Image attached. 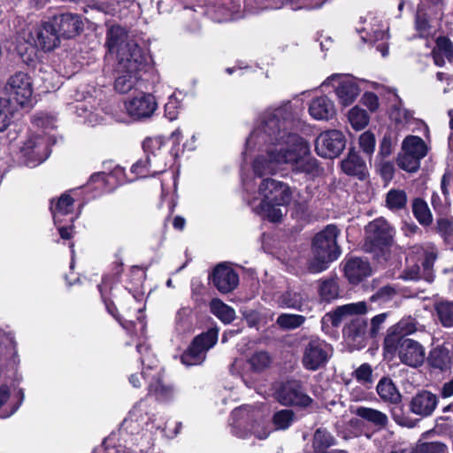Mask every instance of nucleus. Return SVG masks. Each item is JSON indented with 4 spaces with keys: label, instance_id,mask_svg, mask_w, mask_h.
Instances as JSON below:
<instances>
[{
    "label": "nucleus",
    "instance_id": "1",
    "mask_svg": "<svg viewBox=\"0 0 453 453\" xmlns=\"http://www.w3.org/2000/svg\"><path fill=\"white\" fill-rule=\"evenodd\" d=\"M299 123L297 107L289 101L260 114L246 141V152H260L252 164L257 177L277 174L285 166L308 179L322 173L318 160L311 156L309 143L295 132Z\"/></svg>",
    "mask_w": 453,
    "mask_h": 453
},
{
    "label": "nucleus",
    "instance_id": "2",
    "mask_svg": "<svg viewBox=\"0 0 453 453\" xmlns=\"http://www.w3.org/2000/svg\"><path fill=\"white\" fill-rule=\"evenodd\" d=\"M258 196L249 200L252 211L272 222H278L283 217L280 207L290 203L293 189L285 182L265 178L258 185Z\"/></svg>",
    "mask_w": 453,
    "mask_h": 453
},
{
    "label": "nucleus",
    "instance_id": "3",
    "mask_svg": "<svg viewBox=\"0 0 453 453\" xmlns=\"http://www.w3.org/2000/svg\"><path fill=\"white\" fill-rule=\"evenodd\" d=\"M232 434L246 439L254 435L258 440L266 439L271 434V427L265 419V413L259 407L243 405L234 409L231 414Z\"/></svg>",
    "mask_w": 453,
    "mask_h": 453
},
{
    "label": "nucleus",
    "instance_id": "4",
    "mask_svg": "<svg viewBox=\"0 0 453 453\" xmlns=\"http://www.w3.org/2000/svg\"><path fill=\"white\" fill-rule=\"evenodd\" d=\"M339 230L334 225H328L318 233L312 242L313 258L310 261L308 269L311 273L325 271L330 263L336 260L341 254L336 239Z\"/></svg>",
    "mask_w": 453,
    "mask_h": 453
},
{
    "label": "nucleus",
    "instance_id": "5",
    "mask_svg": "<svg viewBox=\"0 0 453 453\" xmlns=\"http://www.w3.org/2000/svg\"><path fill=\"white\" fill-rule=\"evenodd\" d=\"M105 46L110 53L116 54L117 60L127 63V59L134 58L139 64L141 57H145L142 49L128 35L126 27L118 24L108 26Z\"/></svg>",
    "mask_w": 453,
    "mask_h": 453
},
{
    "label": "nucleus",
    "instance_id": "6",
    "mask_svg": "<svg viewBox=\"0 0 453 453\" xmlns=\"http://www.w3.org/2000/svg\"><path fill=\"white\" fill-rule=\"evenodd\" d=\"M365 303L358 302L337 307L333 312L327 313L326 319L333 326H338L343 320L355 315L356 317L351 319L348 326L344 328L343 333L348 338L357 341L363 338L366 333L367 324L362 317L358 316L365 313Z\"/></svg>",
    "mask_w": 453,
    "mask_h": 453
},
{
    "label": "nucleus",
    "instance_id": "7",
    "mask_svg": "<svg viewBox=\"0 0 453 453\" xmlns=\"http://www.w3.org/2000/svg\"><path fill=\"white\" fill-rule=\"evenodd\" d=\"M437 257L434 248L416 247L406 257V268L400 276L405 280L424 279L427 282L434 280L433 265Z\"/></svg>",
    "mask_w": 453,
    "mask_h": 453
},
{
    "label": "nucleus",
    "instance_id": "8",
    "mask_svg": "<svg viewBox=\"0 0 453 453\" xmlns=\"http://www.w3.org/2000/svg\"><path fill=\"white\" fill-rule=\"evenodd\" d=\"M333 348L326 341L311 338L303 344L301 363L307 371L324 368L333 356Z\"/></svg>",
    "mask_w": 453,
    "mask_h": 453
},
{
    "label": "nucleus",
    "instance_id": "9",
    "mask_svg": "<svg viewBox=\"0 0 453 453\" xmlns=\"http://www.w3.org/2000/svg\"><path fill=\"white\" fill-rule=\"evenodd\" d=\"M218 336L219 330L216 328H211L206 333L196 336L182 354V364L188 366L202 364L205 359L206 352L216 344Z\"/></svg>",
    "mask_w": 453,
    "mask_h": 453
},
{
    "label": "nucleus",
    "instance_id": "10",
    "mask_svg": "<svg viewBox=\"0 0 453 453\" xmlns=\"http://www.w3.org/2000/svg\"><path fill=\"white\" fill-rule=\"evenodd\" d=\"M147 62V56L141 57L139 64L134 62V58L127 59V63L123 64L121 61H118L115 89L125 94L134 88L141 78L140 73L144 69Z\"/></svg>",
    "mask_w": 453,
    "mask_h": 453
},
{
    "label": "nucleus",
    "instance_id": "11",
    "mask_svg": "<svg viewBox=\"0 0 453 453\" xmlns=\"http://www.w3.org/2000/svg\"><path fill=\"white\" fill-rule=\"evenodd\" d=\"M365 247L370 251L382 250L393 240V229L383 219L370 222L366 228Z\"/></svg>",
    "mask_w": 453,
    "mask_h": 453
},
{
    "label": "nucleus",
    "instance_id": "12",
    "mask_svg": "<svg viewBox=\"0 0 453 453\" xmlns=\"http://www.w3.org/2000/svg\"><path fill=\"white\" fill-rule=\"evenodd\" d=\"M346 139L344 134L335 129L321 133L316 139L315 150L322 157L334 158L344 150Z\"/></svg>",
    "mask_w": 453,
    "mask_h": 453
},
{
    "label": "nucleus",
    "instance_id": "13",
    "mask_svg": "<svg viewBox=\"0 0 453 453\" xmlns=\"http://www.w3.org/2000/svg\"><path fill=\"white\" fill-rule=\"evenodd\" d=\"M385 349L388 352H397L400 361L411 367H418L425 361V348L413 339H402L396 346Z\"/></svg>",
    "mask_w": 453,
    "mask_h": 453
},
{
    "label": "nucleus",
    "instance_id": "14",
    "mask_svg": "<svg viewBox=\"0 0 453 453\" xmlns=\"http://www.w3.org/2000/svg\"><path fill=\"white\" fill-rule=\"evenodd\" d=\"M164 144L162 137L146 138L142 143L151 176L162 173L166 170L168 156L163 150Z\"/></svg>",
    "mask_w": 453,
    "mask_h": 453
},
{
    "label": "nucleus",
    "instance_id": "15",
    "mask_svg": "<svg viewBox=\"0 0 453 453\" xmlns=\"http://www.w3.org/2000/svg\"><path fill=\"white\" fill-rule=\"evenodd\" d=\"M124 104L128 116L135 120L150 118L157 108L154 96L144 92L127 98Z\"/></svg>",
    "mask_w": 453,
    "mask_h": 453
},
{
    "label": "nucleus",
    "instance_id": "16",
    "mask_svg": "<svg viewBox=\"0 0 453 453\" xmlns=\"http://www.w3.org/2000/svg\"><path fill=\"white\" fill-rule=\"evenodd\" d=\"M326 83H332L339 103L342 106L352 104L360 93V89L352 76L333 74L327 78Z\"/></svg>",
    "mask_w": 453,
    "mask_h": 453
},
{
    "label": "nucleus",
    "instance_id": "17",
    "mask_svg": "<svg viewBox=\"0 0 453 453\" xmlns=\"http://www.w3.org/2000/svg\"><path fill=\"white\" fill-rule=\"evenodd\" d=\"M276 398L282 405H297L306 407L312 402L305 393L301 383L297 380H289L282 384L276 392Z\"/></svg>",
    "mask_w": 453,
    "mask_h": 453
},
{
    "label": "nucleus",
    "instance_id": "18",
    "mask_svg": "<svg viewBox=\"0 0 453 453\" xmlns=\"http://www.w3.org/2000/svg\"><path fill=\"white\" fill-rule=\"evenodd\" d=\"M148 379V395H152L157 402L169 403L175 397L174 388L163 380L162 369L155 366L153 374L145 372Z\"/></svg>",
    "mask_w": 453,
    "mask_h": 453
},
{
    "label": "nucleus",
    "instance_id": "19",
    "mask_svg": "<svg viewBox=\"0 0 453 453\" xmlns=\"http://www.w3.org/2000/svg\"><path fill=\"white\" fill-rule=\"evenodd\" d=\"M213 285L222 294L232 292L239 284L237 273L226 264L218 265L212 273Z\"/></svg>",
    "mask_w": 453,
    "mask_h": 453
},
{
    "label": "nucleus",
    "instance_id": "20",
    "mask_svg": "<svg viewBox=\"0 0 453 453\" xmlns=\"http://www.w3.org/2000/svg\"><path fill=\"white\" fill-rule=\"evenodd\" d=\"M438 402L439 398L435 394L428 390H421L412 396L409 407L413 414L426 418L434 413Z\"/></svg>",
    "mask_w": 453,
    "mask_h": 453
},
{
    "label": "nucleus",
    "instance_id": "21",
    "mask_svg": "<svg viewBox=\"0 0 453 453\" xmlns=\"http://www.w3.org/2000/svg\"><path fill=\"white\" fill-rule=\"evenodd\" d=\"M418 330V323L415 319L407 317L402 319L397 324L391 326L384 340L385 348H392L397 345L402 339H408L406 336Z\"/></svg>",
    "mask_w": 453,
    "mask_h": 453
},
{
    "label": "nucleus",
    "instance_id": "22",
    "mask_svg": "<svg viewBox=\"0 0 453 453\" xmlns=\"http://www.w3.org/2000/svg\"><path fill=\"white\" fill-rule=\"evenodd\" d=\"M6 89L12 100L21 107L28 104V74L24 72H17L10 77Z\"/></svg>",
    "mask_w": 453,
    "mask_h": 453
},
{
    "label": "nucleus",
    "instance_id": "23",
    "mask_svg": "<svg viewBox=\"0 0 453 453\" xmlns=\"http://www.w3.org/2000/svg\"><path fill=\"white\" fill-rule=\"evenodd\" d=\"M52 23L57 27L59 37H73L80 34L83 28L81 17L73 13H63L59 16H55Z\"/></svg>",
    "mask_w": 453,
    "mask_h": 453
},
{
    "label": "nucleus",
    "instance_id": "24",
    "mask_svg": "<svg viewBox=\"0 0 453 453\" xmlns=\"http://www.w3.org/2000/svg\"><path fill=\"white\" fill-rule=\"evenodd\" d=\"M73 203L74 200L67 193L62 194L55 204L51 202L50 210L55 225L74 221L78 214L73 213Z\"/></svg>",
    "mask_w": 453,
    "mask_h": 453
},
{
    "label": "nucleus",
    "instance_id": "25",
    "mask_svg": "<svg viewBox=\"0 0 453 453\" xmlns=\"http://www.w3.org/2000/svg\"><path fill=\"white\" fill-rule=\"evenodd\" d=\"M308 111L310 116L316 120H329L335 116L336 108L331 98L322 95L311 100Z\"/></svg>",
    "mask_w": 453,
    "mask_h": 453
},
{
    "label": "nucleus",
    "instance_id": "26",
    "mask_svg": "<svg viewBox=\"0 0 453 453\" xmlns=\"http://www.w3.org/2000/svg\"><path fill=\"white\" fill-rule=\"evenodd\" d=\"M372 269L366 259L350 257L344 265V274L352 284H357L371 275Z\"/></svg>",
    "mask_w": 453,
    "mask_h": 453
},
{
    "label": "nucleus",
    "instance_id": "27",
    "mask_svg": "<svg viewBox=\"0 0 453 453\" xmlns=\"http://www.w3.org/2000/svg\"><path fill=\"white\" fill-rule=\"evenodd\" d=\"M361 39L367 42H374L388 38V27L383 25L376 18L367 17L364 20V26L357 27Z\"/></svg>",
    "mask_w": 453,
    "mask_h": 453
},
{
    "label": "nucleus",
    "instance_id": "28",
    "mask_svg": "<svg viewBox=\"0 0 453 453\" xmlns=\"http://www.w3.org/2000/svg\"><path fill=\"white\" fill-rule=\"evenodd\" d=\"M342 170L349 176H355L358 180H365L368 170L365 161L358 152L350 150L346 158L342 161Z\"/></svg>",
    "mask_w": 453,
    "mask_h": 453
},
{
    "label": "nucleus",
    "instance_id": "29",
    "mask_svg": "<svg viewBox=\"0 0 453 453\" xmlns=\"http://www.w3.org/2000/svg\"><path fill=\"white\" fill-rule=\"evenodd\" d=\"M59 43L57 27L52 22L45 21L36 32V44L43 50H51Z\"/></svg>",
    "mask_w": 453,
    "mask_h": 453
},
{
    "label": "nucleus",
    "instance_id": "30",
    "mask_svg": "<svg viewBox=\"0 0 453 453\" xmlns=\"http://www.w3.org/2000/svg\"><path fill=\"white\" fill-rule=\"evenodd\" d=\"M50 138L46 136H36L30 138V164L35 166L44 162L50 154Z\"/></svg>",
    "mask_w": 453,
    "mask_h": 453
},
{
    "label": "nucleus",
    "instance_id": "31",
    "mask_svg": "<svg viewBox=\"0 0 453 453\" xmlns=\"http://www.w3.org/2000/svg\"><path fill=\"white\" fill-rule=\"evenodd\" d=\"M432 53L434 64L442 66L445 64V59L449 62L453 60V44L448 38L439 37Z\"/></svg>",
    "mask_w": 453,
    "mask_h": 453
},
{
    "label": "nucleus",
    "instance_id": "32",
    "mask_svg": "<svg viewBox=\"0 0 453 453\" xmlns=\"http://www.w3.org/2000/svg\"><path fill=\"white\" fill-rule=\"evenodd\" d=\"M428 363L434 369H438L440 371L449 369L452 364V357L449 350L443 346H437L430 351Z\"/></svg>",
    "mask_w": 453,
    "mask_h": 453
},
{
    "label": "nucleus",
    "instance_id": "33",
    "mask_svg": "<svg viewBox=\"0 0 453 453\" xmlns=\"http://www.w3.org/2000/svg\"><path fill=\"white\" fill-rule=\"evenodd\" d=\"M355 414L380 429L386 427L388 423L387 414L376 409L360 406L356 409Z\"/></svg>",
    "mask_w": 453,
    "mask_h": 453
},
{
    "label": "nucleus",
    "instance_id": "34",
    "mask_svg": "<svg viewBox=\"0 0 453 453\" xmlns=\"http://www.w3.org/2000/svg\"><path fill=\"white\" fill-rule=\"evenodd\" d=\"M377 393L380 397L391 403H397L401 402L402 395L396 388L393 381L388 378H382L377 385Z\"/></svg>",
    "mask_w": 453,
    "mask_h": 453
},
{
    "label": "nucleus",
    "instance_id": "35",
    "mask_svg": "<svg viewBox=\"0 0 453 453\" xmlns=\"http://www.w3.org/2000/svg\"><path fill=\"white\" fill-rule=\"evenodd\" d=\"M277 303L279 307L283 309L302 311L303 297L300 292L288 290L278 296Z\"/></svg>",
    "mask_w": 453,
    "mask_h": 453
},
{
    "label": "nucleus",
    "instance_id": "36",
    "mask_svg": "<svg viewBox=\"0 0 453 453\" xmlns=\"http://www.w3.org/2000/svg\"><path fill=\"white\" fill-rule=\"evenodd\" d=\"M210 309L212 314L226 324L231 323L235 318L234 310L219 298L211 301Z\"/></svg>",
    "mask_w": 453,
    "mask_h": 453
},
{
    "label": "nucleus",
    "instance_id": "37",
    "mask_svg": "<svg viewBox=\"0 0 453 453\" xmlns=\"http://www.w3.org/2000/svg\"><path fill=\"white\" fill-rule=\"evenodd\" d=\"M402 150L415 154L420 157H425L427 154V146L418 136H407L402 143Z\"/></svg>",
    "mask_w": 453,
    "mask_h": 453
},
{
    "label": "nucleus",
    "instance_id": "38",
    "mask_svg": "<svg viewBox=\"0 0 453 453\" xmlns=\"http://www.w3.org/2000/svg\"><path fill=\"white\" fill-rule=\"evenodd\" d=\"M334 436L326 429L319 428L313 436V448L316 453H330L326 449L334 445Z\"/></svg>",
    "mask_w": 453,
    "mask_h": 453
},
{
    "label": "nucleus",
    "instance_id": "39",
    "mask_svg": "<svg viewBox=\"0 0 453 453\" xmlns=\"http://www.w3.org/2000/svg\"><path fill=\"white\" fill-rule=\"evenodd\" d=\"M319 296L322 301L330 303L340 296L339 285L334 279H326L320 282Z\"/></svg>",
    "mask_w": 453,
    "mask_h": 453
},
{
    "label": "nucleus",
    "instance_id": "40",
    "mask_svg": "<svg viewBox=\"0 0 453 453\" xmlns=\"http://www.w3.org/2000/svg\"><path fill=\"white\" fill-rule=\"evenodd\" d=\"M412 211L417 220L424 226H429L433 216L427 203L421 198H416L412 203Z\"/></svg>",
    "mask_w": 453,
    "mask_h": 453
},
{
    "label": "nucleus",
    "instance_id": "41",
    "mask_svg": "<svg viewBox=\"0 0 453 453\" xmlns=\"http://www.w3.org/2000/svg\"><path fill=\"white\" fill-rule=\"evenodd\" d=\"M407 203V195L404 190L390 189L386 196V205L392 211L401 210Z\"/></svg>",
    "mask_w": 453,
    "mask_h": 453
},
{
    "label": "nucleus",
    "instance_id": "42",
    "mask_svg": "<svg viewBox=\"0 0 453 453\" xmlns=\"http://www.w3.org/2000/svg\"><path fill=\"white\" fill-rule=\"evenodd\" d=\"M305 317L298 314L282 313L276 320L277 325L285 330H294L305 322Z\"/></svg>",
    "mask_w": 453,
    "mask_h": 453
},
{
    "label": "nucleus",
    "instance_id": "43",
    "mask_svg": "<svg viewBox=\"0 0 453 453\" xmlns=\"http://www.w3.org/2000/svg\"><path fill=\"white\" fill-rule=\"evenodd\" d=\"M438 319L446 326H453V302L441 301L435 305Z\"/></svg>",
    "mask_w": 453,
    "mask_h": 453
},
{
    "label": "nucleus",
    "instance_id": "44",
    "mask_svg": "<svg viewBox=\"0 0 453 453\" xmlns=\"http://www.w3.org/2000/svg\"><path fill=\"white\" fill-rule=\"evenodd\" d=\"M422 157L408 153V151H402L397 158V164L400 168L407 172H416L420 166V160Z\"/></svg>",
    "mask_w": 453,
    "mask_h": 453
},
{
    "label": "nucleus",
    "instance_id": "45",
    "mask_svg": "<svg viewBox=\"0 0 453 453\" xmlns=\"http://www.w3.org/2000/svg\"><path fill=\"white\" fill-rule=\"evenodd\" d=\"M348 118L352 127L356 130L365 128L369 122V116L367 112L357 106L353 107L349 111Z\"/></svg>",
    "mask_w": 453,
    "mask_h": 453
},
{
    "label": "nucleus",
    "instance_id": "46",
    "mask_svg": "<svg viewBox=\"0 0 453 453\" xmlns=\"http://www.w3.org/2000/svg\"><path fill=\"white\" fill-rule=\"evenodd\" d=\"M295 413L291 410L284 409L276 411L273 416V424L276 430L288 428L294 421Z\"/></svg>",
    "mask_w": 453,
    "mask_h": 453
},
{
    "label": "nucleus",
    "instance_id": "47",
    "mask_svg": "<svg viewBox=\"0 0 453 453\" xmlns=\"http://www.w3.org/2000/svg\"><path fill=\"white\" fill-rule=\"evenodd\" d=\"M190 313L191 311L189 308H181L177 311L175 329L179 334H182L191 332L192 322L189 319Z\"/></svg>",
    "mask_w": 453,
    "mask_h": 453
},
{
    "label": "nucleus",
    "instance_id": "48",
    "mask_svg": "<svg viewBox=\"0 0 453 453\" xmlns=\"http://www.w3.org/2000/svg\"><path fill=\"white\" fill-rule=\"evenodd\" d=\"M272 358L266 351H257L249 359L251 368L256 372H261L268 368Z\"/></svg>",
    "mask_w": 453,
    "mask_h": 453
},
{
    "label": "nucleus",
    "instance_id": "49",
    "mask_svg": "<svg viewBox=\"0 0 453 453\" xmlns=\"http://www.w3.org/2000/svg\"><path fill=\"white\" fill-rule=\"evenodd\" d=\"M390 117L395 123L404 126L411 122L413 119V113L399 104L392 108Z\"/></svg>",
    "mask_w": 453,
    "mask_h": 453
},
{
    "label": "nucleus",
    "instance_id": "50",
    "mask_svg": "<svg viewBox=\"0 0 453 453\" xmlns=\"http://www.w3.org/2000/svg\"><path fill=\"white\" fill-rule=\"evenodd\" d=\"M359 147L362 150V151L369 157L371 158L376 145V140L374 134L370 132L366 131L363 133L358 139Z\"/></svg>",
    "mask_w": 453,
    "mask_h": 453
},
{
    "label": "nucleus",
    "instance_id": "51",
    "mask_svg": "<svg viewBox=\"0 0 453 453\" xmlns=\"http://www.w3.org/2000/svg\"><path fill=\"white\" fill-rule=\"evenodd\" d=\"M355 379L363 386L369 387L372 382V369L367 363L362 364L353 372Z\"/></svg>",
    "mask_w": 453,
    "mask_h": 453
},
{
    "label": "nucleus",
    "instance_id": "52",
    "mask_svg": "<svg viewBox=\"0 0 453 453\" xmlns=\"http://www.w3.org/2000/svg\"><path fill=\"white\" fill-rule=\"evenodd\" d=\"M12 117L11 104L8 99L0 98V132L4 131L10 125Z\"/></svg>",
    "mask_w": 453,
    "mask_h": 453
},
{
    "label": "nucleus",
    "instance_id": "53",
    "mask_svg": "<svg viewBox=\"0 0 453 453\" xmlns=\"http://www.w3.org/2000/svg\"><path fill=\"white\" fill-rule=\"evenodd\" d=\"M416 29L419 33L420 36H427L431 34V27L424 13L423 5L420 4L418 7L416 14Z\"/></svg>",
    "mask_w": 453,
    "mask_h": 453
},
{
    "label": "nucleus",
    "instance_id": "54",
    "mask_svg": "<svg viewBox=\"0 0 453 453\" xmlns=\"http://www.w3.org/2000/svg\"><path fill=\"white\" fill-rule=\"evenodd\" d=\"M418 453H446L448 447L441 441L420 442L417 445Z\"/></svg>",
    "mask_w": 453,
    "mask_h": 453
},
{
    "label": "nucleus",
    "instance_id": "55",
    "mask_svg": "<svg viewBox=\"0 0 453 453\" xmlns=\"http://www.w3.org/2000/svg\"><path fill=\"white\" fill-rule=\"evenodd\" d=\"M145 362H146L145 358L142 357V363L145 366L144 370L142 371V373L132 374L129 377V382L132 384V386L134 388H140L142 386V383H141L142 380H144L148 383V379L146 378L147 376H145V372H147L148 374H153V372H154L155 366L157 365L156 364H154L155 362H152L151 365H150V364L146 365Z\"/></svg>",
    "mask_w": 453,
    "mask_h": 453
},
{
    "label": "nucleus",
    "instance_id": "56",
    "mask_svg": "<svg viewBox=\"0 0 453 453\" xmlns=\"http://www.w3.org/2000/svg\"><path fill=\"white\" fill-rule=\"evenodd\" d=\"M149 164H147V157L144 159H140L136 163H134L131 167V173L135 175L134 178L128 179V181H133L136 178H145L151 176L150 172Z\"/></svg>",
    "mask_w": 453,
    "mask_h": 453
},
{
    "label": "nucleus",
    "instance_id": "57",
    "mask_svg": "<svg viewBox=\"0 0 453 453\" xmlns=\"http://www.w3.org/2000/svg\"><path fill=\"white\" fill-rule=\"evenodd\" d=\"M106 307H107L108 311L120 322L121 326L125 329H127V331H131L132 327H134L136 329V326L139 325V326H140V328H139L140 334L142 335L144 334L145 328H146V324L143 321V319H142L141 317L137 318V322H134V321H120L119 319H118L116 317V315H115V313L113 311V310L115 309L113 304H106Z\"/></svg>",
    "mask_w": 453,
    "mask_h": 453
},
{
    "label": "nucleus",
    "instance_id": "58",
    "mask_svg": "<svg viewBox=\"0 0 453 453\" xmlns=\"http://www.w3.org/2000/svg\"><path fill=\"white\" fill-rule=\"evenodd\" d=\"M180 107V103L178 98L174 95L170 96L165 105V113L169 120L173 121L177 119Z\"/></svg>",
    "mask_w": 453,
    "mask_h": 453
},
{
    "label": "nucleus",
    "instance_id": "59",
    "mask_svg": "<svg viewBox=\"0 0 453 453\" xmlns=\"http://www.w3.org/2000/svg\"><path fill=\"white\" fill-rule=\"evenodd\" d=\"M379 171L385 181L392 180L395 173V167L392 162L381 161L379 165Z\"/></svg>",
    "mask_w": 453,
    "mask_h": 453
},
{
    "label": "nucleus",
    "instance_id": "60",
    "mask_svg": "<svg viewBox=\"0 0 453 453\" xmlns=\"http://www.w3.org/2000/svg\"><path fill=\"white\" fill-rule=\"evenodd\" d=\"M362 103L371 111H375L379 108V98L372 92H366L362 96Z\"/></svg>",
    "mask_w": 453,
    "mask_h": 453
},
{
    "label": "nucleus",
    "instance_id": "61",
    "mask_svg": "<svg viewBox=\"0 0 453 453\" xmlns=\"http://www.w3.org/2000/svg\"><path fill=\"white\" fill-rule=\"evenodd\" d=\"M396 295V291L394 288L390 286H385L380 288L375 296H372V299H377L382 302H387L391 299L393 296Z\"/></svg>",
    "mask_w": 453,
    "mask_h": 453
},
{
    "label": "nucleus",
    "instance_id": "62",
    "mask_svg": "<svg viewBox=\"0 0 453 453\" xmlns=\"http://www.w3.org/2000/svg\"><path fill=\"white\" fill-rule=\"evenodd\" d=\"M54 124V119L47 114L36 116L34 119V125H35L38 127H42L45 130L53 128Z\"/></svg>",
    "mask_w": 453,
    "mask_h": 453
},
{
    "label": "nucleus",
    "instance_id": "63",
    "mask_svg": "<svg viewBox=\"0 0 453 453\" xmlns=\"http://www.w3.org/2000/svg\"><path fill=\"white\" fill-rule=\"evenodd\" d=\"M392 153V141L391 137L385 135L380 142L379 156L382 158L388 157Z\"/></svg>",
    "mask_w": 453,
    "mask_h": 453
},
{
    "label": "nucleus",
    "instance_id": "64",
    "mask_svg": "<svg viewBox=\"0 0 453 453\" xmlns=\"http://www.w3.org/2000/svg\"><path fill=\"white\" fill-rule=\"evenodd\" d=\"M95 8L99 12L112 16L116 15L119 12L118 4H116L115 3H99L95 4Z\"/></svg>",
    "mask_w": 453,
    "mask_h": 453
}]
</instances>
